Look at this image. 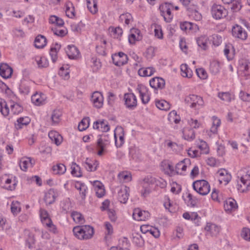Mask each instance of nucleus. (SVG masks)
<instances>
[{
    "label": "nucleus",
    "mask_w": 250,
    "mask_h": 250,
    "mask_svg": "<svg viewBox=\"0 0 250 250\" xmlns=\"http://www.w3.org/2000/svg\"><path fill=\"white\" fill-rule=\"evenodd\" d=\"M194 190L201 195L208 194L210 189L208 183L204 180H197L192 184Z\"/></svg>",
    "instance_id": "obj_1"
},
{
    "label": "nucleus",
    "mask_w": 250,
    "mask_h": 250,
    "mask_svg": "<svg viewBox=\"0 0 250 250\" xmlns=\"http://www.w3.org/2000/svg\"><path fill=\"white\" fill-rule=\"evenodd\" d=\"M185 101L191 108H199L203 107L204 104V101L202 97L194 94L187 96Z\"/></svg>",
    "instance_id": "obj_2"
},
{
    "label": "nucleus",
    "mask_w": 250,
    "mask_h": 250,
    "mask_svg": "<svg viewBox=\"0 0 250 250\" xmlns=\"http://www.w3.org/2000/svg\"><path fill=\"white\" fill-rule=\"evenodd\" d=\"M211 14L213 18L219 20L226 17L228 15V11L224 6L214 4L211 8Z\"/></svg>",
    "instance_id": "obj_3"
},
{
    "label": "nucleus",
    "mask_w": 250,
    "mask_h": 250,
    "mask_svg": "<svg viewBox=\"0 0 250 250\" xmlns=\"http://www.w3.org/2000/svg\"><path fill=\"white\" fill-rule=\"evenodd\" d=\"M240 182L243 184L241 187H244L246 190L250 189V167L244 168L241 170L239 173Z\"/></svg>",
    "instance_id": "obj_4"
},
{
    "label": "nucleus",
    "mask_w": 250,
    "mask_h": 250,
    "mask_svg": "<svg viewBox=\"0 0 250 250\" xmlns=\"http://www.w3.org/2000/svg\"><path fill=\"white\" fill-rule=\"evenodd\" d=\"M172 7V5L167 3L160 6L161 15L163 16L165 20L167 22H170L173 18V15L171 12V9Z\"/></svg>",
    "instance_id": "obj_5"
},
{
    "label": "nucleus",
    "mask_w": 250,
    "mask_h": 250,
    "mask_svg": "<svg viewBox=\"0 0 250 250\" xmlns=\"http://www.w3.org/2000/svg\"><path fill=\"white\" fill-rule=\"evenodd\" d=\"M125 104L129 109H134L137 105V98L133 93H125L124 95Z\"/></svg>",
    "instance_id": "obj_6"
},
{
    "label": "nucleus",
    "mask_w": 250,
    "mask_h": 250,
    "mask_svg": "<svg viewBox=\"0 0 250 250\" xmlns=\"http://www.w3.org/2000/svg\"><path fill=\"white\" fill-rule=\"evenodd\" d=\"M136 90L140 94L142 103L144 104H147L150 100L147 88L142 84H139L137 85Z\"/></svg>",
    "instance_id": "obj_7"
},
{
    "label": "nucleus",
    "mask_w": 250,
    "mask_h": 250,
    "mask_svg": "<svg viewBox=\"0 0 250 250\" xmlns=\"http://www.w3.org/2000/svg\"><path fill=\"white\" fill-rule=\"evenodd\" d=\"M113 62L117 66H121L127 63L128 57L122 52L115 54L112 57Z\"/></svg>",
    "instance_id": "obj_8"
},
{
    "label": "nucleus",
    "mask_w": 250,
    "mask_h": 250,
    "mask_svg": "<svg viewBox=\"0 0 250 250\" xmlns=\"http://www.w3.org/2000/svg\"><path fill=\"white\" fill-rule=\"evenodd\" d=\"M239 70L245 77L250 76V62L247 60H241L239 62Z\"/></svg>",
    "instance_id": "obj_9"
},
{
    "label": "nucleus",
    "mask_w": 250,
    "mask_h": 250,
    "mask_svg": "<svg viewBox=\"0 0 250 250\" xmlns=\"http://www.w3.org/2000/svg\"><path fill=\"white\" fill-rule=\"evenodd\" d=\"M233 36L242 40H245L248 37L247 32L240 25H236L232 29Z\"/></svg>",
    "instance_id": "obj_10"
},
{
    "label": "nucleus",
    "mask_w": 250,
    "mask_h": 250,
    "mask_svg": "<svg viewBox=\"0 0 250 250\" xmlns=\"http://www.w3.org/2000/svg\"><path fill=\"white\" fill-rule=\"evenodd\" d=\"M91 101L94 106L100 108L103 105L104 97L102 94L99 91H95L91 96Z\"/></svg>",
    "instance_id": "obj_11"
},
{
    "label": "nucleus",
    "mask_w": 250,
    "mask_h": 250,
    "mask_svg": "<svg viewBox=\"0 0 250 250\" xmlns=\"http://www.w3.org/2000/svg\"><path fill=\"white\" fill-rule=\"evenodd\" d=\"M205 229L207 232L206 235L213 237L216 236L219 234L220 228L215 224L208 223Z\"/></svg>",
    "instance_id": "obj_12"
},
{
    "label": "nucleus",
    "mask_w": 250,
    "mask_h": 250,
    "mask_svg": "<svg viewBox=\"0 0 250 250\" xmlns=\"http://www.w3.org/2000/svg\"><path fill=\"white\" fill-rule=\"evenodd\" d=\"M187 11L188 15L191 19L196 21H200L202 19V16L201 14L199 12L194 5L188 7Z\"/></svg>",
    "instance_id": "obj_13"
},
{
    "label": "nucleus",
    "mask_w": 250,
    "mask_h": 250,
    "mask_svg": "<svg viewBox=\"0 0 250 250\" xmlns=\"http://www.w3.org/2000/svg\"><path fill=\"white\" fill-rule=\"evenodd\" d=\"M133 218L137 221H145L149 217V213L147 211H142L139 208H135L133 213Z\"/></svg>",
    "instance_id": "obj_14"
},
{
    "label": "nucleus",
    "mask_w": 250,
    "mask_h": 250,
    "mask_svg": "<svg viewBox=\"0 0 250 250\" xmlns=\"http://www.w3.org/2000/svg\"><path fill=\"white\" fill-rule=\"evenodd\" d=\"M13 73L12 68L7 63H2L0 65V75L3 78L11 77Z\"/></svg>",
    "instance_id": "obj_15"
},
{
    "label": "nucleus",
    "mask_w": 250,
    "mask_h": 250,
    "mask_svg": "<svg viewBox=\"0 0 250 250\" xmlns=\"http://www.w3.org/2000/svg\"><path fill=\"white\" fill-rule=\"evenodd\" d=\"M217 174L220 176L219 179L220 183H224L225 185L228 184L231 179V175L225 169H219L217 171Z\"/></svg>",
    "instance_id": "obj_16"
},
{
    "label": "nucleus",
    "mask_w": 250,
    "mask_h": 250,
    "mask_svg": "<svg viewBox=\"0 0 250 250\" xmlns=\"http://www.w3.org/2000/svg\"><path fill=\"white\" fill-rule=\"evenodd\" d=\"M129 188L126 187H122L118 191V200L122 203H125L129 196Z\"/></svg>",
    "instance_id": "obj_17"
},
{
    "label": "nucleus",
    "mask_w": 250,
    "mask_h": 250,
    "mask_svg": "<svg viewBox=\"0 0 250 250\" xmlns=\"http://www.w3.org/2000/svg\"><path fill=\"white\" fill-rule=\"evenodd\" d=\"M190 160L189 159H184L176 164L175 169L176 174H182L183 172L185 171L188 165H190Z\"/></svg>",
    "instance_id": "obj_18"
},
{
    "label": "nucleus",
    "mask_w": 250,
    "mask_h": 250,
    "mask_svg": "<svg viewBox=\"0 0 250 250\" xmlns=\"http://www.w3.org/2000/svg\"><path fill=\"white\" fill-rule=\"evenodd\" d=\"M35 164V161L30 157H24L21 158L20 161L21 169L26 171L29 167H32Z\"/></svg>",
    "instance_id": "obj_19"
},
{
    "label": "nucleus",
    "mask_w": 250,
    "mask_h": 250,
    "mask_svg": "<svg viewBox=\"0 0 250 250\" xmlns=\"http://www.w3.org/2000/svg\"><path fill=\"white\" fill-rule=\"evenodd\" d=\"M149 84L150 86L154 89H162L164 87L165 85V81L164 79L156 77L151 79L149 81Z\"/></svg>",
    "instance_id": "obj_20"
},
{
    "label": "nucleus",
    "mask_w": 250,
    "mask_h": 250,
    "mask_svg": "<svg viewBox=\"0 0 250 250\" xmlns=\"http://www.w3.org/2000/svg\"><path fill=\"white\" fill-rule=\"evenodd\" d=\"M83 165L88 171H93L97 169L99 163L96 160H92L87 158Z\"/></svg>",
    "instance_id": "obj_21"
},
{
    "label": "nucleus",
    "mask_w": 250,
    "mask_h": 250,
    "mask_svg": "<svg viewBox=\"0 0 250 250\" xmlns=\"http://www.w3.org/2000/svg\"><path fill=\"white\" fill-rule=\"evenodd\" d=\"M57 196L56 191L53 189H50L45 193L44 200L46 205H50L54 203Z\"/></svg>",
    "instance_id": "obj_22"
},
{
    "label": "nucleus",
    "mask_w": 250,
    "mask_h": 250,
    "mask_svg": "<svg viewBox=\"0 0 250 250\" xmlns=\"http://www.w3.org/2000/svg\"><path fill=\"white\" fill-rule=\"evenodd\" d=\"M69 58L76 59L79 55L78 49L74 45H68L65 50Z\"/></svg>",
    "instance_id": "obj_23"
},
{
    "label": "nucleus",
    "mask_w": 250,
    "mask_h": 250,
    "mask_svg": "<svg viewBox=\"0 0 250 250\" xmlns=\"http://www.w3.org/2000/svg\"><path fill=\"white\" fill-rule=\"evenodd\" d=\"M224 207L225 210L227 211L235 210L237 208L236 201L232 198H229L225 202Z\"/></svg>",
    "instance_id": "obj_24"
},
{
    "label": "nucleus",
    "mask_w": 250,
    "mask_h": 250,
    "mask_svg": "<svg viewBox=\"0 0 250 250\" xmlns=\"http://www.w3.org/2000/svg\"><path fill=\"white\" fill-rule=\"evenodd\" d=\"M31 101L36 105L43 104L45 102V96L42 93H36L31 97Z\"/></svg>",
    "instance_id": "obj_25"
},
{
    "label": "nucleus",
    "mask_w": 250,
    "mask_h": 250,
    "mask_svg": "<svg viewBox=\"0 0 250 250\" xmlns=\"http://www.w3.org/2000/svg\"><path fill=\"white\" fill-rule=\"evenodd\" d=\"M83 236L84 239H89L91 238L94 233V229L89 225L83 226Z\"/></svg>",
    "instance_id": "obj_26"
},
{
    "label": "nucleus",
    "mask_w": 250,
    "mask_h": 250,
    "mask_svg": "<svg viewBox=\"0 0 250 250\" xmlns=\"http://www.w3.org/2000/svg\"><path fill=\"white\" fill-rule=\"evenodd\" d=\"M34 43L35 46L36 48H42L44 47L46 44V39L44 36L39 35L35 38Z\"/></svg>",
    "instance_id": "obj_27"
},
{
    "label": "nucleus",
    "mask_w": 250,
    "mask_h": 250,
    "mask_svg": "<svg viewBox=\"0 0 250 250\" xmlns=\"http://www.w3.org/2000/svg\"><path fill=\"white\" fill-rule=\"evenodd\" d=\"M155 69L152 67L140 68L138 70V74L141 77L150 76L153 74Z\"/></svg>",
    "instance_id": "obj_28"
},
{
    "label": "nucleus",
    "mask_w": 250,
    "mask_h": 250,
    "mask_svg": "<svg viewBox=\"0 0 250 250\" xmlns=\"http://www.w3.org/2000/svg\"><path fill=\"white\" fill-rule=\"evenodd\" d=\"M41 221L42 224L44 225L50 231L54 233H56L57 230L56 226L53 224L50 217L42 220Z\"/></svg>",
    "instance_id": "obj_29"
},
{
    "label": "nucleus",
    "mask_w": 250,
    "mask_h": 250,
    "mask_svg": "<svg viewBox=\"0 0 250 250\" xmlns=\"http://www.w3.org/2000/svg\"><path fill=\"white\" fill-rule=\"evenodd\" d=\"M208 39L206 36H202L197 39V43L202 49L206 50L208 47Z\"/></svg>",
    "instance_id": "obj_30"
},
{
    "label": "nucleus",
    "mask_w": 250,
    "mask_h": 250,
    "mask_svg": "<svg viewBox=\"0 0 250 250\" xmlns=\"http://www.w3.org/2000/svg\"><path fill=\"white\" fill-rule=\"evenodd\" d=\"M181 70L183 77L190 78L192 76V71L187 64H182L181 65Z\"/></svg>",
    "instance_id": "obj_31"
},
{
    "label": "nucleus",
    "mask_w": 250,
    "mask_h": 250,
    "mask_svg": "<svg viewBox=\"0 0 250 250\" xmlns=\"http://www.w3.org/2000/svg\"><path fill=\"white\" fill-rule=\"evenodd\" d=\"M66 169L65 166L62 164H57L52 167V171L55 174H62Z\"/></svg>",
    "instance_id": "obj_32"
},
{
    "label": "nucleus",
    "mask_w": 250,
    "mask_h": 250,
    "mask_svg": "<svg viewBox=\"0 0 250 250\" xmlns=\"http://www.w3.org/2000/svg\"><path fill=\"white\" fill-rule=\"evenodd\" d=\"M24 234L28 237L26 239V242L28 247L30 248L35 242L34 235L29 230H25Z\"/></svg>",
    "instance_id": "obj_33"
},
{
    "label": "nucleus",
    "mask_w": 250,
    "mask_h": 250,
    "mask_svg": "<svg viewBox=\"0 0 250 250\" xmlns=\"http://www.w3.org/2000/svg\"><path fill=\"white\" fill-rule=\"evenodd\" d=\"M229 4L232 12L239 11L242 7L241 0H232Z\"/></svg>",
    "instance_id": "obj_34"
},
{
    "label": "nucleus",
    "mask_w": 250,
    "mask_h": 250,
    "mask_svg": "<svg viewBox=\"0 0 250 250\" xmlns=\"http://www.w3.org/2000/svg\"><path fill=\"white\" fill-rule=\"evenodd\" d=\"M51 30L54 35L60 37H64L67 33L66 29H62L59 26L52 27Z\"/></svg>",
    "instance_id": "obj_35"
},
{
    "label": "nucleus",
    "mask_w": 250,
    "mask_h": 250,
    "mask_svg": "<svg viewBox=\"0 0 250 250\" xmlns=\"http://www.w3.org/2000/svg\"><path fill=\"white\" fill-rule=\"evenodd\" d=\"M86 0L87 7L90 12L92 14H95L98 11L97 3L96 0Z\"/></svg>",
    "instance_id": "obj_36"
},
{
    "label": "nucleus",
    "mask_w": 250,
    "mask_h": 250,
    "mask_svg": "<svg viewBox=\"0 0 250 250\" xmlns=\"http://www.w3.org/2000/svg\"><path fill=\"white\" fill-rule=\"evenodd\" d=\"M60 47L61 45L56 43L54 47L50 48V55L53 62H55L57 59V52Z\"/></svg>",
    "instance_id": "obj_37"
},
{
    "label": "nucleus",
    "mask_w": 250,
    "mask_h": 250,
    "mask_svg": "<svg viewBox=\"0 0 250 250\" xmlns=\"http://www.w3.org/2000/svg\"><path fill=\"white\" fill-rule=\"evenodd\" d=\"M0 112L4 116H7L9 113V109L6 102L0 99Z\"/></svg>",
    "instance_id": "obj_38"
},
{
    "label": "nucleus",
    "mask_w": 250,
    "mask_h": 250,
    "mask_svg": "<svg viewBox=\"0 0 250 250\" xmlns=\"http://www.w3.org/2000/svg\"><path fill=\"white\" fill-rule=\"evenodd\" d=\"M109 31L111 36L114 38L119 39L123 34V30L120 27H117L116 28L110 27Z\"/></svg>",
    "instance_id": "obj_39"
},
{
    "label": "nucleus",
    "mask_w": 250,
    "mask_h": 250,
    "mask_svg": "<svg viewBox=\"0 0 250 250\" xmlns=\"http://www.w3.org/2000/svg\"><path fill=\"white\" fill-rule=\"evenodd\" d=\"M11 210L14 215H17L21 210V204L19 202L13 201L11 205Z\"/></svg>",
    "instance_id": "obj_40"
},
{
    "label": "nucleus",
    "mask_w": 250,
    "mask_h": 250,
    "mask_svg": "<svg viewBox=\"0 0 250 250\" xmlns=\"http://www.w3.org/2000/svg\"><path fill=\"white\" fill-rule=\"evenodd\" d=\"M104 141L105 139H103L102 137L99 138L97 140V148L99 149L98 152V155L99 156H102L103 154L104 147L105 146Z\"/></svg>",
    "instance_id": "obj_41"
},
{
    "label": "nucleus",
    "mask_w": 250,
    "mask_h": 250,
    "mask_svg": "<svg viewBox=\"0 0 250 250\" xmlns=\"http://www.w3.org/2000/svg\"><path fill=\"white\" fill-rule=\"evenodd\" d=\"M30 121V119L27 117L20 118L17 120V124H16V128L17 129L21 128L23 125H27Z\"/></svg>",
    "instance_id": "obj_42"
},
{
    "label": "nucleus",
    "mask_w": 250,
    "mask_h": 250,
    "mask_svg": "<svg viewBox=\"0 0 250 250\" xmlns=\"http://www.w3.org/2000/svg\"><path fill=\"white\" fill-rule=\"evenodd\" d=\"M156 105L157 108L162 110H167L170 108L169 103L165 100L156 101Z\"/></svg>",
    "instance_id": "obj_43"
},
{
    "label": "nucleus",
    "mask_w": 250,
    "mask_h": 250,
    "mask_svg": "<svg viewBox=\"0 0 250 250\" xmlns=\"http://www.w3.org/2000/svg\"><path fill=\"white\" fill-rule=\"evenodd\" d=\"M1 183L4 182L5 185L3 186V187L9 190H13L15 188V186L16 184L15 183L12 185H10L12 180L10 179L7 178L4 179V177H2L0 179Z\"/></svg>",
    "instance_id": "obj_44"
},
{
    "label": "nucleus",
    "mask_w": 250,
    "mask_h": 250,
    "mask_svg": "<svg viewBox=\"0 0 250 250\" xmlns=\"http://www.w3.org/2000/svg\"><path fill=\"white\" fill-rule=\"evenodd\" d=\"M71 168V174L73 175L78 177H80L82 176V172L79 165H77L76 163H73Z\"/></svg>",
    "instance_id": "obj_45"
},
{
    "label": "nucleus",
    "mask_w": 250,
    "mask_h": 250,
    "mask_svg": "<svg viewBox=\"0 0 250 250\" xmlns=\"http://www.w3.org/2000/svg\"><path fill=\"white\" fill-rule=\"evenodd\" d=\"M212 125L210 131L213 133H216L217 132V128L220 125L221 121L219 119L214 116L212 117Z\"/></svg>",
    "instance_id": "obj_46"
},
{
    "label": "nucleus",
    "mask_w": 250,
    "mask_h": 250,
    "mask_svg": "<svg viewBox=\"0 0 250 250\" xmlns=\"http://www.w3.org/2000/svg\"><path fill=\"white\" fill-rule=\"evenodd\" d=\"M90 119L88 117L83 118L78 125V129L80 131L85 130L89 126Z\"/></svg>",
    "instance_id": "obj_47"
},
{
    "label": "nucleus",
    "mask_w": 250,
    "mask_h": 250,
    "mask_svg": "<svg viewBox=\"0 0 250 250\" xmlns=\"http://www.w3.org/2000/svg\"><path fill=\"white\" fill-rule=\"evenodd\" d=\"M74 234L78 239L83 240L84 239L83 236V226L75 227L73 229Z\"/></svg>",
    "instance_id": "obj_48"
},
{
    "label": "nucleus",
    "mask_w": 250,
    "mask_h": 250,
    "mask_svg": "<svg viewBox=\"0 0 250 250\" xmlns=\"http://www.w3.org/2000/svg\"><path fill=\"white\" fill-rule=\"evenodd\" d=\"M73 220L76 223H83L84 222V218L83 215L79 212L77 211H73L71 214Z\"/></svg>",
    "instance_id": "obj_49"
},
{
    "label": "nucleus",
    "mask_w": 250,
    "mask_h": 250,
    "mask_svg": "<svg viewBox=\"0 0 250 250\" xmlns=\"http://www.w3.org/2000/svg\"><path fill=\"white\" fill-rule=\"evenodd\" d=\"M114 138L115 140V144L117 147H120L124 143V136L123 131L121 134L117 135L114 133Z\"/></svg>",
    "instance_id": "obj_50"
},
{
    "label": "nucleus",
    "mask_w": 250,
    "mask_h": 250,
    "mask_svg": "<svg viewBox=\"0 0 250 250\" xmlns=\"http://www.w3.org/2000/svg\"><path fill=\"white\" fill-rule=\"evenodd\" d=\"M218 97L222 101L226 102H230L231 100V96L229 92H219Z\"/></svg>",
    "instance_id": "obj_51"
},
{
    "label": "nucleus",
    "mask_w": 250,
    "mask_h": 250,
    "mask_svg": "<svg viewBox=\"0 0 250 250\" xmlns=\"http://www.w3.org/2000/svg\"><path fill=\"white\" fill-rule=\"evenodd\" d=\"M66 15L70 18H72L75 16V10L74 8L72 6V4H67L66 5L65 10Z\"/></svg>",
    "instance_id": "obj_52"
},
{
    "label": "nucleus",
    "mask_w": 250,
    "mask_h": 250,
    "mask_svg": "<svg viewBox=\"0 0 250 250\" xmlns=\"http://www.w3.org/2000/svg\"><path fill=\"white\" fill-rule=\"evenodd\" d=\"M61 113L59 110H54L51 115V120L52 123L54 124H57L60 121Z\"/></svg>",
    "instance_id": "obj_53"
},
{
    "label": "nucleus",
    "mask_w": 250,
    "mask_h": 250,
    "mask_svg": "<svg viewBox=\"0 0 250 250\" xmlns=\"http://www.w3.org/2000/svg\"><path fill=\"white\" fill-rule=\"evenodd\" d=\"M168 120L169 121H173L175 124H178L180 122V118H177V112L175 110L171 111L168 115Z\"/></svg>",
    "instance_id": "obj_54"
},
{
    "label": "nucleus",
    "mask_w": 250,
    "mask_h": 250,
    "mask_svg": "<svg viewBox=\"0 0 250 250\" xmlns=\"http://www.w3.org/2000/svg\"><path fill=\"white\" fill-rule=\"evenodd\" d=\"M166 171L170 176H172L176 174L175 167H174L171 162H170L169 164H167V167Z\"/></svg>",
    "instance_id": "obj_55"
},
{
    "label": "nucleus",
    "mask_w": 250,
    "mask_h": 250,
    "mask_svg": "<svg viewBox=\"0 0 250 250\" xmlns=\"http://www.w3.org/2000/svg\"><path fill=\"white\" fill-rule=\"evenodd\" d=\"M210 70L214 74L218 73L220 71V66L218 62H211L210 65Z\"/></svg>",
    "instance_id": "obj_56"
},
{
    "label": "nucleus",
    "mask_w": 250,
    "mask_h": 250,
    "mask_svg": "<svg viewBox=\"0 0 250 250\" xmlns=\"http://www.w3.org/2000/svg\"><path fill=\"white\" fill-rule=\"evenodd\" d=\"M11 110L13 114H19L22 111V107L18 103L11 105Z\"/></svg>",
    "instance_id": "obj_57"
},
{
    "label": "nucleus",
    "mask_w": 250,
    "mask_h": 250,
    "mask_svg": "<svg viewBox=\"0 0 250 250\" xmlns=\"http://www.w3.org/2000/svg\"><path fill=\"white\" fill-rule=\"evenodd\" d=\"M183 136L185 140L191 141L195 138V132L192 129H189L188 133H184Z\"/></svg>",
    "instance_id": "obj_58"
},
{
    "label": "nucleus",
    "mask_w": 250,
    "mask_h": 250,
    "mask_svg": "<svg viewBox=\"0 0 250 250\" xmlns=\"http://www.w3.org/2000/svg\"><path fill=\"white\" fill-rule=\"evenodd\" d=\"M131 32V34L128 37V41L130 43L134 44L136 41H140L142 39V36H136L132 30Z\"/></svg>",
    "instance_id": "obj_59"
},
{
    "label": "nucleus",
    "mask_w": 250,
    "mask_h": 250,
    "mask_svg": "<svg viewBox=\"0 0 250 250\" xmlns=\"http://www.w3.org/2000/svg\"><path fill=\"white\" fill-rule=\"evenodd\" d=\"M196 72L198 76L201 79L205 80L208 77L207 72L202 68L196 69Z\"/></svg>",
    "instance_id": "obj_60"
},
{
    "label": "nucleus",
    "mask_w": 250,
    "mask_h": 250,
    "mask_svg": "<svg viewBox=\"0 0 250 250\" xmlns=\"http://www.w3.org/2000/svg\"><path fill=\"white\" fill-rule=\"evenodd\" d=\"M155 55V48L153 47L150 46L147 48L146 52V57L147 59H151Z\"/></svg>",
    "instance_id": "obj_61"
},
{
    "label": "nucleus",
    "mask_w": 250,
    "mask_h": 250,
    "mask_svg": "<svg viewBox=\"0 0 250 250\" xmlns=\"http://www.w3.org/2000/svg\"><path fill=\"white\" fill-rule=\"evenodd\" d=\"M193 24L191 22L185 21L181 23L180 28L183 31H186L188 29L191 30L192 28Z\"/></svg>",
    "instance_id": "obj_62"
},
{
    "label": "nucleus",
    "mask_w": 250,
    "mask_h": 250,
    "mask_svg": "<svg viewBox=\"0 0 250 250\" xmlns=\"http://www.w3.org/2000/svg\"><path fill=\"white\" fill-rule=\"evenodd\" d=\"M199 148L200 149L202 153L208 154L209 152L208 147L205 142L201 141V144L199 146Z\"/></svg>",
    "instance_id": "obj_63"
},
{
    "label": "nucleus",
    "mask_w": 250,
    "mask_h": 250,
    "mask_svg": "<svg viewBox=\"0 0 250 250\" xmlns=\"http://www.w3.org/2000/svg\"><path fill=\"white\" fill-rule=\"evenodd\" d=\"M241 236L246 240L250 241V229H243L241 232Z\"/></svg>",
    "instance_id": "obj_64"
}]
</instances>
